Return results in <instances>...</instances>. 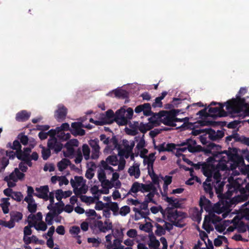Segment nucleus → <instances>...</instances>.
Listing matches in <instances>:
<instances>
[{
    "instance_id": "1",
    "label": "nucleus",
    "mask_w": 249,
    "mask_h": 249,
    "mask_svg": "<svg viewBox=\"0 0 249 249\" xmlns=\"http://www.w3.org/2000/svg\"><path fill=\"white\" fill-rule=\"evenodd\" d=\"M210 149L207 150V153H210L212 156L209 159L214 162H219V168L221 173L222 180L225 182L227 178L229 184L227 185L228 191L226 196L231 197L233 194L241 192L244 189L242 185L246 181L240 165L244 163L243 157L237 155L228 153L226 151H220L221 146L213 143L209 144Z\"/></svg>"
},
{
    "instance_id": "2",
    "label": "nucleus",
    "mask_w": 249,
    "mask_h": 249,
    "mask_svg": "<svg viewBox=\"0 0 249 249\" xmlns=\"http://www.w3.org/2000/svg\"><path fill=\"white\" fill-rule=\"evenodd\" d=\"M199 205L201 210L204 209L209 212V215L205 217L203 224V229L208 232L213 231L214 227L220 232H223L226 230L227 231L231 232L238 228L240 219L237 215H235L232 219L225 220L223 224L220 223V228L217 224V223L220 222L223 218L227 217H231L232 215L234 214L226 210L223 204L216 203L212 208L210 200L204 196H201L199 200Z\"/></svg>"
},
{
    "instance_id": "3",
    "label": "nucleus",
    "mask_w": 249,
    "mask_h": 249,
    "mask_svg": "<svg viewBox=\"0 0 249 249\" xmlns=\"http://www.w3.org/2000/svg\"><path fill=\"white\" fill-rule=\"evenodd\" d=\"M219 105L218 107H211L209 109V115L213 117H225L229 113L243 117L249 116V103L244 98L237 97L228 101L224 105Z\"/></svg>"
},
{
    "instance_id": "4",
    "label": "nucleus",
    "mask_w": 249,
    "mask_h": 249,
    "mask_svg": "<svg viewBox=\"0 0 249 249\" xmlns=\"http://www.w3.org/2000/svg\"><path fill=\"white\" fill-rule=\"evenodd\" d=\"M216 167L209 166L203 168L204 175L207 177L203 186L205 191L211 194L212 185L214 186L217 194L222 193L224 186V181L222 180L221 173L219 168V162H217Z\"/></svg>"
},
{
    "instance_id": "5",
    "label": "nucleus",
    "mask_w": 249,
    "mask_h": 249,
    "mask_svg": "<svg viewBox=\"0 0 249 249\" xmlns=\"http://www.w3.org/2000/svg\"><path fill=\"white\" fill-rule=\"evenodd\" d=\"M179 147H176L174 144L162 143L158 147L157 146V149L159 152L174 150L176 151V155L178 157H184L182 154V153L188 150L191 153H195L200 150V146L197 145L196 141L193 139H188L182 142L179 145Z\"/></svg>"
},
{
    "instance_id": "6",
    "label": "nucleus",
    "mask_w": 249,
    "mask_h": 249,
    "mask_svg": "<svg viewBox=\"0 0 249 249\" xmlns=\"http://www.w3.org/2000/svg\"><path fill=\"white\" fill-rule=\"evenodd\" d=\"M160 214L162 215L163 218L166 215L167 219L177 227L182 228L185 225V213L176 209L167 207L164 210L160 206H157V214Z\"/></svg>"
},
{
    "instance_id": "7",
    "label": "nucleus",
    "mask_w": 249,
    "mask_h": 249,
    "mask_svg": "<svg viewBox=\"0 0 249 249\" xmlns=\"http://www.w3.org/2000/svg\"><path fill=\"white\" fill-rule=\"evenodd\" d=\"M155 183L156 180L155 181L152 180V182H150L148 184H143L139 183L138 182H135L132 184L129 193L131 192L136 193L139 191L143 193L152 191V192H150L146 196L145 198V201L147 203L150 202L155 203V201L153 200V197H154L155 194Z\"/></svg>"
},
{
    "instance_id": "8",
    "label": "nucleus",
    "mask_w": 249,
    "mask_h": 249,
    "mask_svg": "<svg viewBox=\"0 0 249 249\" xmlns=\"http://www.w3.org/2000/svg\"><path fill=\"white\" fill-rule=\"evenodd\" d=\"M148 150L144 147L138 151L136 153V156H138L140 155L141 157L143 158L144 164L147 165V168L148 174L150 176L152 180L155 181L156 179V174L153 168V164L155 160V153H152L149 154L148 156H146Z\"/></svg>"
},
{
    "instance_id": "9",
    "label": "nucleus",
    "mask_w": 249,
    "mask_h": 249,
    "mask_svg": "<svg viewBox=\"0 0 249 249\" xmlns=\"http://www.w3.org/2000/svg\"><path fill=\"white\" fill-rule=\"evenodd\" d=\"M179 110L178 109H173L169 112L166 111L165 115L163 116L162 119L163 123L166 125L176 126H177V123L181 122L183 124L181 126L184 124L188 123L189 120L188 117H185L183 118H178L176 117V116L179 113Z\"/></svg>"
},
{
    "instance_id": "10",
    "label": "nucleus",
    "mask_w": 249,
    "mask_h": 249,
    "mask_svg": "<svg viewBox=\"0 0 249 249\" xmlns=\"http://www.w3.org/2000/svg\"><path fill=\"white\" fill-rule=\"evenodd\" d=\"M145 89V86L135 83L124 85L121 87H118L113 89L109 91L108 93H136L138 91L142 92V93H148L146 91H142Z\"/></svg>"
},
{
    "instance_id": "11",
    "label": "nucleus",
    "mask_w": 249,
    "mask_h": 249,
    "mask_svg": "<svg viewBox=\"0 0 249 249\" xmlns=\"http://www.w3.org/2000/svg\"><path fill=\"white\" fill-rule=\"evenodd\" d=\"M70 182L76 195L85 194L87 192L86 181L83 177L75 176L73 179H71Z\"/></svg>"
},
{
    "instance_id": "12",
    "label": "nucleus",
    "mask_w": 249,
    "mask_h": 249,
    "mask_svg": "<svg viewBox=\"0 0 249 249\" xmlns=\"http://www.w3.org/2000/svg\"><path fill=\"white\" fill-rule=\"evenodd\" d=\"M135 146V142L133 141H128L126 140H123L122 147L119 149L118 154L121 157L128 158L129 157L131 160L134 159V154L132 153V150Z\"/></svg>"
},
{
    "instance_id": "13",
    "label": "nucleus",
    "mask_w": 249,
    "mask_h": 249,
    "mask_svg": "<svg viewBox=\"0 0 249 249\" xmlns=\"http://www.w3.org/2000/svg\"><path fill=\"white\" fill-rule=\"evenodd\" d=\"M49 201L50 204L48 206L47 208L54 214H60L63 211L64 203L62 201L54 203V193L53 192L49 194Z\"/></svg>"
},
{
    "instance_id": "14",
    "label": "nucleus",
    "mask_w": 249,
    "mask_h": 249,
    "mask_svg": "<svg viewBox=\"0 0 249 249\" xmlns=\"http://www.w3.org/2000/svg\"><path fill=\"white\" fill-rule=\"evenodd\" d=\"M24 177V174L20 172L18 168H16L14 172L9 176L5 177L4 180L7 182L9 187H12L16 185V182Z\"/></svg>"
},
{
    "instance_id": "15",
    "label": "nucleus",
    "mask_w": 249,
    "mask_h": 249,
    "mask_svg": "<svg viewBox=\"0 0 249 249\" xmlns=\"http://www.w3.org/2000/svg\"><path fill=\"white\" fill-rule=\"evenodd\" d=\"M123 158H121L119 161L116 156H109L106 159L105 161L112 166L118 165V171H121L124 169L125 165V160Z\"/></svg>"
},
{
    "instance_id": "16",
    "label": "nucleus",
    "mask_w": 249,
    "mask_h": 249,
    "mask_svg": "<svg viewBox=\"0 0 249 249\" xmlns=\"http://www.w3.org/2000/svg\"><path fill=\"white\" fill-rule=\"evenodd\" d=\"M119 177L120 175L119 173L117 172L113 173L111 179L106 181L104 185L107 186L110 189L113 187L116 189L120 188L122 184L119 180Z\"/></svg>"
},
{
    "instance_id": "17",
    "label": "nucleus",
    "mask_w": 249,
    "mask_h": 249,
    "mask_svg": "<svg viewBox=\"0 0 249 249\" xmlns=\"http://www.w3.org/2000/svg\"><path fill=\"white\" fill-rule=\"evenodd\" d=\"M157 222H160V224L157 223V234L162 235L165 232L166 230H170L172 228V225L165 222L161 218H157Z\"/></svg>"
},
{
    "instance_id": "18",
    "label": "nucleus",
    "mask_w": 249,
    "mask_h": 249,
    "mask_svg": "<svg viewBox=\"0 0 249 249\" xmlns=\"http://www.w3.org/2000/svg\"><path fill=\"white\" fill-rule=\"evenodd\" d=\"M149 123L147 125H145L142 123H139L136 122L134 124L136 128L138 129V131L139 130L142 133L146 132L148 129H150L148 127H154L156 124V117L155 115L152 117L150 118L149 119Z\"/></svg>"
},
{
    "instance_id": "19",
    "label": "nucleus",
    "mask_w": 249,
    "mask_h": 249,
    "mask_svg": "<svg viewBox=\"0 0 249 249\" xmlns=\"http://www.w3.org/2000/svg\"><path fill=\"white\" fill-rule=\"evenodd\" d=\"M95 228H97L99 231L106 233L112 229V224L108 219H107L104 222L102 221H97L94 224Z\"/></svg>"
},
{
    "instance_id": "20",
    "label": "nucleus",
    "mask_w": 249,
    "mask_h": 249,
    "mask_svg": "<svg viewBox=\"0 0 249 249\" xmlns=\"http://www.w3.org/2000/svg\"><path fill=\"white\" fill-rule=\"evenodd\" d=\"M48 146L49 149L53 150L57 153L60 151L62 148V144L58 142L55 136L50 135V138L48 142Z\"/></svg>"
},
{
    "instance_id": "21",
    "label": "nucleus",
    "mask_w": 249,
    "mask_h": 249,
    "mask_svg": "<svg viewBox=\"0 0 249 249\" xmlns=\"http://www.w3.org/2000/svg\"><path fill=\"white\" fill-rule=\"evenodd\" d=\"M135 214V220H138L142 218H145L149 213V210L146 204H144L141 209L135 208L133 209Z\"/></svg>"
},
{
    "instance_id": "22",
    "label": "nucleus",
    "mask_w": 249,
    "mask_h": 249,
    "mask_svg": "<svg viewBox=\"0 0 249 249\" xmlns=\"http://www.w3.org/2000/svg\"><path fill=\"white\" fill-rule=\"evenodd\" d=\"M125 114V110L124 108H121L116 112L114 120L120 125H125L127 123Z\"/></svg>"
},
{
    "instance_id": "23",
    "label": "nucleus",
    "mask_w": 249,
    "mask_h": 249,
    "mask_svg": "<svg viewBox=\"0 0 249 249\" xmlns=\"http://www.w3.org/2000/svg\"><path fill=\"white\" fill-rule=\"evenodd\" d=\"M140 164L138 162H134L132 165L130 166L128 169V173L129 176L135 179H138L141 176V170L140 169Z\"/></svg>"
},
{
    "instance_id": "24",
    "label": "nucleus",
    "mask_w": 249,
    "mask_h": 249,
    "mask_svg": "<svg viewBox=\"0 0 249 249\" xmlns=\"http://www.w3.org/2000/svg\"><path fill=\"white\" fill-rule=\"evenodd\" d=\"M67 109L63 105H59L54 113L55 119L59 122L63 121L67 115Z\"/></svg>"
},
{
    "instance_id": "25",
    "label": "nucleus",
    "mask_w": 249,
    "mask_h": 249,
    "mask_svg": "<svg viewBox=\"0 0 249 249\" xmlns=\"http://www.w3.org/2000/svg\"><path fill=\"white\" fill-rule=\"evenodd\" d=\"M149 240L147 241V244L149 248L142 243H139L137 246L138 249H156V236L153 233L149 235Z\"/></svg>"
},
{
    "instance_id": "26",
    "label": "nucleus",
    "mask_w": 249,
    "mask_h": 249,
    "mask_svg": "<svg viewBox=\"0 0 249 249\" xmlns=\"http://www.w3.org/2000/svg\"><path fill=\"white\" fill-rule=\"evenodd\" d=\"M36 193L35 194V196L45 200H49V195L48 196L49 188L48 186H43L39 188H36Z\"/></svg>"
},
{
    "instance_id": "27",
    "label": "nucleus",
    "mask_w": 249,
    "mask_h": 249,
    "mask_svg": "<svg viewBox=\"0 0 249 249\" xmlns=\"http://www.w3.org/2000/svg\"><path fill=\"white\" fill-rule=\"evenodd\" d=\"M50 135L55 136L61 141H64L69 140L71 138V134L69 133H65V131L57 130V129H51L49 131Z\"/></svg>"
},
{
    "instance_id": "28",
    "label": "nucleus",
    "mask_w": 249,
    "mask_h": 249,
    "mask_svg": "<svg viewBox=\"0 0 249 249\" xmlns=\"http://www.w3.org/2000/svg\"><path fill=\"white\" fill-rule=\"evenodd\" d=\"M124 229L115 228L111 230V235H113L114 239L113 243L116 244L122 242L124 237Z\"/></svg>"
},
{
    "instance_id": "29",
    "label": "nucleus",
    "mask_w": 249,
    "mask_h": 249,
    "mask_svg": "<svg viewBox=\"0 0 249 249\" xmlns=\"http://www.w3.org/2000/svg\"><path fill=\"white\" fill-rule=\"evenodd\" d=\"M3 193L5 196H10L17 201H20L23 197V195L20 192H14L10 188H7L5 189Z\"/></svg>"
},
{
    "instance_id": "30",
    "label": "nucleus",
    "mask_w": 249,
    "mask_h": 249,
    "mask_svg": "<svg viewBox=\"0 0 249 249\" xmlns=\"http://www.w3.org/2000/svg\"><path fill=\"white\" fill-rule=\"evenodd\" d=\"M8 145L13 149L14 150H16L17 151L16 152H14L13 151H9L7 152L6 155L7 156L9 157L10 158L13 159L16 154L17 156L18 155V153H20V151H21V145L20 144V142L17 140H15L14 141L12 145L11 143H8Z\"/></svg>"
},
{
    "instance_id": "31",
    "label": "nucleus",
    "mask_w": 249,
    "mask_h": 249,
    "mask_svg": "<svg viewBox=\"0 0 249 249\" xmlns=\"http://www.w3.org/2000/svg\"><path fill=\"white\" fill-rule=\"evenodd\" d=\"M199 235L200 239L198 240L197 243L196 245L199 249H201L202 248H204L206 244H207V243H209L211 241L208 238V235L205 232L203 231H200Z\"/></svg>"
},
{
    "instance_id": "32",
    "label": "nucleus",
    "mask_w": 249,
    "mask_h": 249,
    "mask_svg": "<svg viewBox=\"0 0 249 249\" xmlns=\"http://www.w3.org/2000/svg\"><path fill=\"white\" fill-rule=\"evenodd\" d=\"M71 127L72 130L71 131L72 134L74 135H80L83 136L85 135V131L81 127H84V125L81 123L74 122L71 124Z\"/></svg>"
},
{
    "instance_id": "33",
    "label": "nucleus",
    "mask_w": 249,
    "mask_h": 249,
    "mask_svg": "<svg viewBox=\"0 0 249 249\" xmlns=\"http://www.w3.org/2000/svg\"><path fill=\"white\" fill-rule=\"evenodd\" d=\"M135 112L136 113L143 112L145 116H149L151 113L150 105L148 103L139 105L135 108Z\"/></svg>"
},
{
    "instance_id": "34",
    "label": "nucleus",
    "mask_w": 249,
    "mask_h": 249,
    "mask_svg": "<svg viewBox=\"0 0 249 249\" xmlns=\"http://www.w3.org/2000/svg\"><path fill=\"white\" fill-rule=\"evenodd\" d=\"M41 220H42V215L40 212L37 213L36 214L31 213L28 217V222L30 227H34Z\"/></svg>"
},
{
    "instance_id": "35",
    "label": "nucleus",
    "mask_w": 249,
    "mask_h": 249,
    "mask_svg": "<svg viewBox=\"0 0 249 249\" xmlns=\"http://www.w3.org/2000/svg\"><path fill=\"white\" fill-rule=\"evenodd\" d=\"M51 181L53 184L58 182L60 186L67 185L69 183L68 179L65 176H53L51 178Z\"/></svg>"
},
{
    "instance_id": "36",
    "label": "nucleus",
    "mask_w": 249,
    "mask_h": 249,
    "mask_svg": "<svg viewBox=\"0 0 249 249\" xmlns=\"http://www.w3.org/2000/svg\"><path fill=\"white\" fill-rule=\"evenodd\" d=\"M208 134V136L209 140H216L223 136L221 134V131L216 132L215 131L212 129L206 128L205 131Z\"/></svg>"
},
{
    "instance_id": "37",
    "label": "nucleus",
    "mask_w": 249,
    "mask_h": 249,
    "mask_svg": "<svg viewBox=\"0 0 249 249\" xmlns=\"http://www.w3.org/2000/svg\"><path fill=\"white\" fill-rule=\"evenodd\" d=\"M24 201L27 203V209L29 212L33 213H35L37 210V204L34 198L24 199Z\"/></svg>"
},
{
    "instance_id": "38",
    "label": "nucleus",
    "mask_w": 249,
    "mask_h": 249,
    "mask_svg": "<svg viewBox=\"0 0 249 249\" xmlns=\"http://www.w3.org/2000/svg\"><path fill=\"white\" fill-rule=\"evenodd\" d=\"M30 115V112H28L26 110H22L17 114L16 119L18 121L24 122L29 119Z\"/></svg>"
},
{
    "instance_id": "39",
    "label": "nucleus",
    "mask_w": 249,
    "mask_h": 249,
    "mask_svg": "<svg viewBox=\"0 0 249 249\" xmlns=\"http://www.w3.org/2000/svg\"><path fill=\"white\" fill-rule=\"evenodd\" d=\"M166 201L169 203L168 207L176 209L180 207V203L178 199L174 197H166Z\"/></svg>"
},
{
    "instance_id": "40",
    "label": "nucleus",
    "mask_w": 249,
    "mask_h": 249,
    "mask_svg": "<svg viewBox=\"0 0 249 249\" xmlns=\"http://www.w3.org/2000/svg\"><path fill=\"white\" fill-rule=\"evenodd\" d=\"M31 147H26L24 149V151L23 152L20 151V153H18L17 158L18 159H20L22 160H25L28 159L29 154L31 151Z\"/></svg>"
},
{
    "instance_id": "41",
    "label": "nucleus",
    "mask_w": 249,
    "mask_h": 249,
    "mask_svg": "<svg viewBox=\"0 0 249 249\" xmlns=\"http://www.w3.org/2000/svg\"><path fill=\"white\" fill-rule=\"evenodd\" d=\"M143 137L144 135H142V137H136L135 138V141L137 142V144L135 148V150L137 152L144 148L145 146V142Z\"/></svg>"
},
{
    "instance_id": "42",
    "label": "nucleus",
    "mask_w": 249,
    "mask_h": 249,
    "mask_svg": "<svg viewBox=\"0 0 249 249\" xmlns=\"http://www.w3.org/2000/svg\"><path fill=\"white\" fill-rule=\"evenodd\" d=\"M9 199V198H2L1 199L0 206L4 213H9V206H10Z\"/></svg>"
},
{
    "instance_id": "43",
    "label": "nucleus",
    "mask_w": 249,
    "mask_h": 249,
    "mask_svg": "<svg viewBox=\"0 0 249 249\" xmlns=\"http://www.w3.org/2000/svg\"><path fill=\"white\" fill-rule=\"evenodd\" d=\"M70 164L69 160L63 159L57 163V167L60 171H63L67 168Z\"/></svg>"
},
{
    "instance_id": "44",
    "label": "nucleus",
    "mask_w": 249,
    "mask_h": 249,
    "mask_svg": "<svg viewBox=\"0 0 249 249\" xmlns=\"http://www.w3.org/2000/svg\"><path fill=\"white\" fill-rule=\"evenodd\" d=\"M241 196L242 197L241 200L238 199V197L236 198V200L239 201L244 200L248 198L249 196V183L246 186L245 189H243L240 193Z\"/></svg>"
},
{
    "instance_id": "45",
    "label": "nucleus",
    "mask_w": 249,
    "mask_h": 249,
    "mask_svg": "<svg viewBox=\"0 0 249 249\" xmlns=\"http://www.w3.org/2000/svg\"><path fill=\"white\" fill-rule=\"evenodd\" d=\"M88 242L92 244L93 247H98L102 243L100 238L89 237L88 238Z\"/></svg>"
},
{
    "instance_id": "46",
    "label": "nucleus",
    "mask_w": 249,
    "mask_h": 249,
    "mask_svg": "<svg viewBox=\"0 0 249 249\" xmlns=\"http://www.w3.org/2000/svg\"><path fill=\"white\" fill-rule=\"evenodd\" d=\"M157 249H167V242L164 237L160 238V242L157 240Z\"/></svg>"
},
{
    "instance_id": "47",
    "label": "nucleus",
    "mask_w": 249,
    "mask_h": 249,
    "mask_svg": "<svg viewBox=\"0 0 249 249\" xmlns=\"http://www.w3.org/2000/svg\"><path fill=\"white\" fill-rule=\"evenodd\" d=\"M241 211L243 213L246 219L249 220V200L242 205Z\"/></svg>"
},
{
    "instance_id": "48",
    "label": "nucleus",
    "mask_w": 249,
    "mask_h": 249,
    "mask_svg": "<svg viewBox=\"0 0 249 249\" xmlns=\"http://www.w3.org/2000/svg\"><path fill=\"white\" fill-rule=\"evenodd\" d=\"M37 231H45L47 229V224L41 220L33 227Z\"/></svg>"
},
{
    "instance_id": "49",
    "label": "nucleus",
    "mask_w": 249,
    "mask_h": 249,
    "mask_svg": "<svg viewBox=\"0 0 249 249\" xmlns=\"http://www.w3.org/2000/svg\"><path fill=\"white\" fill-rule=\"evenodd\" d=\"M106 174L105 170L101 169L98 171V178L101 182V184H102V183H105L106 181L107 180Z\"/></svg>"
},
{
    "instance_id": "50",
    "label": "nucleus",
    "mask_w": 249,
    "mask_h": 249,
    "mask_svg": "<svg viewBox=\"0 0 249 249\" xmlns=\"http://www.w3.org/2000/svg\"><path fill=\"white\" fill-rule=\"evenodd\" d=\"M106 205L114 213V214L118 213L119 210V206L117 202H110V203H106Z\"/></svg>"
},
{
    "instance_id": "51",
    "label": "nucleus",
    "mask_w": 249,
    "mask_h": 249,
    "mask_svg": "<svg viewBox=\"0 0 249 249\" xmlns=\"http://www.w3.org/2000/svg\"><path fill=\"white\" fill-rule=\"evenodd\" d=\"M103 116H105V119L103 121H107V123L106 124L108 123L111 120L114 119L115 117V114L112 110H107L106 112V115H103Z\"/></svg>"
},
{
    "instance_id": "52",
    "label": "nucleus",
    "mask_w": 249,
    "mask_h": 249,
    "mask_svg": "<svg viewBox=\"0 0 249 249\" xmlns=\"http://www.w3.org/2000/svg\"><path fill=\"white\" fill-rule=\"evenodd\" d=\"M83 155L85 160H88L90 157V150L87 144H84L82 146Z\"/></svg>"
},
{
    "instance_id": "53",
    "label": "nucleus",
    "mask_w": 249,
    "mask_h": 249,
    "mask_svg": "<svg viewBox=\"0 0 249 249\" xmlns=\"http://www.w3.org/2000/svg\"><path fill=\"white\" fill-rule=\"evenodd\" d=\"M56 214H54L52 212L48 213L45 217V221L48 225H51L53 223V218Z\"/></svg>"
},
{
    "instance_id": "54",
    "label": "nucleus",
    "mask_w": 249,
    "mask_h": 249,
    "mask_svg": "<svg viewBox=\"0 0 249 249\" xmlns=\"http://www.w3.org/2000/svg\"><path fill=\"white\" fill-rule=\"evenodd\" d=\"M105 183H102L101 184L102 188L101 189H99V199L102 194H108L109 193L110 189L107 186L104 185Z\"/></svg>"
},
{
    "instance_id": "55",
    "label": "nucleus",
    "mask_w": 249,
    "mask_h": 249,
    "mask_svg": "<svg viewBox=\"0 0 249 249\" xmlns=\"http://www.w3.org/2000/svg\"><path fill=\"white\" fill-rule=\"evenodd\" d=\"M41 153L42 157L44 160H46L48 159L51 155V151L50 149H46L44 147H41Z\"/></svg>"
},
{
    "instance_id": "56",
    "label": "nucleus",
    "mask_w": 249,
    "mask_h": 249,
    "mask_svg": "<svg viewBox=\"0 0 249 249\" xmlns=\"http://www.w3.org/2000/svg\"><path fill=\"white\" fill-rule=\"evenodd\" d=\"M130 209L129 206H124L119 210V213L122 216H125L130 212Z\"/></svg>"
},
{
    "instance_id": "57",
    "label": "nucleus",
    "mask_w": 249,
    "mask_h": 249,
    "mask_svg": "<svg viewBox=\"0 0 249 249\" xmlns=\"http://www.w3.org/2000/svg\"><path fill=\"white\" fill-rule=\"evenodd\" d=\"M164 181L163 189L164 190L167 189L168 185H169L172 182V177L166 176L164 177L161 178Z\"/></svg>"
},
{
    "instance_id": "58",
    "label": "nucleus",
    "mask_w": 249,
    "mask_h": 249,
    "mask_svg": "<svg viewBox=\"0 0 249 249\" xmlns=\"http://www.w3.org/2000/svg\"><path fill=\"white\" fill-rule=\"evenodd\" d=\"M87 216H94L95 218H97L99 219L101 218V216L99 214H97L96 212L92 209H89L85 212Z\"/></svg>"
},
{
    "instance_id": "59",
    "label": "nucleus",
    "mask_w": 249,
    "mask_h": 249,
    "mask_svg": "<svg viewBox=\"0 0 249 249\" xmlns=\"http://www.w3.org/2000/svg\"><path fill=\"white\" fill-rule=\"evenodd\" d=\"M140 229L146 232H149L152 229L151 224L150 223L147 222L145 224H141L140 225Z\"/></svg>"
},
{
    "instance_id": "60",
    "label": "nucleus",
    "mask_w": 249,
    "mask_h": 249,
    "mask_svg": "<svg viewBox=\"0 0 249 249\" xmlns=\"http://www.w3.org/2000/svg\"><path fill=\"white\" fill-rule=\"evenodd\" d=\"M90 192L94 197L97 200L99 199V188L96 185H94L90 189Z\"/></svg>"
},
{
    "instance_id": "61",
    "label": "nucleus",
    "mask_w": 249,
    "mask_h": 249,
    "mask_svg": "<svg viewBox=\"0 0 249 249\" xmlns=\"http://www.w3.org/2000/svg\"><path fill=\"white\" fill-rule=\"evenodd\" d=\"M65 147L67 148V150L66 151L64 152V155L65 157H71L73 155L74 150L72 147H71L70 146L67 145L66 144Z\"/></svg>"
},
{
    "instance_id": "62",
    "label": "nucleus",
    "mask_w": 249,
    "mask_h": 249,
    "mask_svg": "<svg viewBox=\"0 0 249 249\" xmlns=\"http://www.w3.org/2000/svg\"><path fill=\"white\" fill-rule=\"evenodd\" d=\"M226 240V238L224 236H218L217 238H215L214 240V245L215 246H220L223 241Z\"/></svg>"
},
{
    "instance_id": "63",
    "label": "nucleus",
    "mask_w": 249,
    "mask_h": 249,
    "mask_svg": "<svg viewBox=\"0 0 249 249\" xmlns=\"http://www.w3.org/2000/svg\"><path fill=\"white\" fill-rule=\"evenodd\" d=\"M108 164V163L104 160H102L101 161V164L102 166L104 168L105 171H109L112 173H114L113 168L112 167L109 166Z\"/></svg>"
},
{
    "instance_id": "64",
    "label": "nucleus",
    "mask_w": 249,
    "mask_h": 249,
    "mask_svg": "<svg viewBox=\"0 0 249 249\" xmlns=\"http://www.w3.org/2000/svg\"><path fill=\"white\" fill-rule=\"evenodd\" d=\"M108 164V163L104 160H102L101 161V164L102 166L104 168L105 171H109L112 173H114L113 168L112 167L109 166Z\"/></svg>"
}]
</instances>
